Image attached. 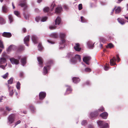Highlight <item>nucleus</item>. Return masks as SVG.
<instances>
[{"label":"nucleus","mask_w":128,"mask_h":128,"mask_svg":"<svg viewBox=\"0 0 128 128\" xmlns=\"http://www.w3.org/2000/svg\"><path fill=\"white\" fill-rule=\"evenodd\" d=\"M80 19L81 22H87V20L83 16L81 17Z\"/></svg>","instance_id":"32"},{"label":"nucleus","mask_w":128,"mask_h":128,"mask_svg":"<svg viewBox=\"0 0 128 128\" xmlns=\"http://www.w3.org/2000/svg\"><path fill=\"white\" fill-rule=\"evenodd\" d=\"M38 61L39 62L40 66L41 67L43 66V61L42 58L40 57H38L37 58Z\"/></svg>","instance_id":"18"},{"label":"nucleus","mask_w":128,"mask_h":128,"mask_svg":"<svg viewBox=\"0 0 128 128\" xmlns=\"http://www.w3.org/2000/svg\"><path fill=\"white\" fill-rule=\"evenodd\" d=\"M116 57L117 59V62H118L120 61V59L118 55L116 56Z\"/></svg>","instance_id":"58"},{"label":"nucleus","mask_w":128,"mask_h":128,"mask_svg":"<svg viewBox=\"0 0 128 128\" xmlns=\"http://www.w3.org/2000/svg\"><path fill=\"white\" fill-rule=\"evenodd\" d=\"M56 6L55 2H53L51 6V10L52 11L53 10L54 8Z\"/></svg>","instance_id":"37"},{"label":"nucleus","mask_w":128,"mask_h":128,"mask_svg":"<svg viewBox=\"0 0 128 128\" xmlns=\"http://www.w3.org/2000/svg\"><path fill=\"white\" fill-rule=\"evenodd\" d=\"M13 78H10L8 80V84H12V83Z\"/></svg>","instance_id":"41"},{"label":"nucleus","mask_w":128,"mask_h":128,"mask_svg":"<svg viewBox=\"0 0 128 128\" xmlns=\"http://www.w3.org/2000/svg\"><path fill=\"white\" fill-rule=\"evenodd\" d=\"M116 8V7H115L114 8V9H113L112 12H111V13H110V14L111 15H112L113 14V12H114V10Z\"/></svg>","instance_id":"57"},{"label":"nucleus","mask_w":128,"mask_h":128,"mask_svg":"<svg viewBox=\"0 0 128 128\" xmlns=\"http://www.w3.org/2000/svg\"><path fill=\"white\" fill-rule=\"evenodd\" d=\"M104 108L103 107H102L99 109L98 111V112H100L104 111Z\"/></svg>","instance_id":"44"},{"label":"nucleus","mask_w":128,"mask_h":128,"mask_svg":"<svg viewBox=\"0 0 128 128\" xmlns=\"http://www.w3.org/2000/svg\"><path fill=\"white\" fill-rule=\"evenodd\" d=\"M8 91L9 92V95L12 96L13 95L14 92L13 87L9 86H8Z\"/></svg>","instance_id":"11"},{"label":"nucleus","mask_w":128,"mask_h":128,"mask_svg":"<svg viewBox=\"0 0 128 128\" xmlns=\"http://www.w3.org/2000/svg\"><path fill=\"white\" fill-rule=\"evenodd\" d=\"M49 9L48 7H45L44 8L43 11L44 12H47L49 11Z\"/></svg>","instance_id":"42"},{"label":"nucleus","mask_w":128,"mask_h":128,"mask_svg":"<svg viewBox=\"0 0 128 128\" xmlns=\"http://www.w3.org/2000/svg\"><path fill=\"white\" fill-rule=\"evenodd\" d=\"M109 68L107 66H104V69L105 70H107L109 69Z\"/></svg>","instance_id":"54"},{"label":"nucleus","mask_w":128,"mask_h":128,"mask_svg":"<svg viewBox=\"0 0 128 128\" xmlns=\"http://www.w3.org/2000/svg\"><path fill=\"white\" fill-rule=\"evenodd\" d=\"M74 54L73 53L69 52L67 53L66 56L67 58H70L71 60L72 58H74Z\"/></svg>","instance_id":"19"},{"label":"nucleus","mask_w":128,"mask_h":128,"mask_svg":"<svg viewBox=\"0 0 128 128\" xmlns=\"http://www.w3.org/2000/svg\"><path fill=\"white\" fill-rule=\"evenodd\" d=\"M61 21L60 18L59 16H58L55 20V25L57 26L59 25L61 22Z\"/></svg>","instance_id":"14"},{"label":"nucleus","mask_w":128,"mask_h":128,"mask_svg":"<svg viewBox=\"0 0 128 128\" xmlns=\"http://www.w3.org/2000/svg\"><path fill=\"white\" fill-rule=\"evenodd\" d=\"M15 114H12L10 115L8 118V123L9 124L12 123L14 120Z\"/></svg>","instance_id":"5"},{"label":"nucleus","mask_w":128,"mask_h":128,"mask_svg":"<svg viewBox=\"0 0 128 128\" xmlns=\"http://www.w3.org/2000/svg\"><path fill=\"white\" fill-rule=\"evenodd\" d=\"M23 75H24V74L23 72H20V76H21V77L22 76H23Z\"/></svg>","instance_id":"60"},{"label":"nucleus","mask_w":128,"mask_h":128,"mask_svg":"<svg viewBox=\"0 0 128 128\" xmlns=\"http://www.w3.org/2000/svg\"><path fill=\"white\" fill-rule=\"evenodd\" d=\"M32 40L34 44H36L37 43L38 38L35 35H32Z\"/></svg>","instance_id":"13"},{"label":"nucleus","mask_w":128,"mask_h":128,"mask_svg":"<svg viewBox=\"0 0 128 128\" xmlns=\"http://www.w3.org/2000/svg\"><path fill=\"white\" fill-rule=\"evenodd\" d=\"M46 93L44 92H41L40 93L39 97L40 100H43L46 97Z\"/></svg>","instance_id":"10"},{"label":"nucleus","mask_w":128,"mask_h":128,"mask_svg":"<svg viewBox=\"0 0 128 128\" xmlns=\"http://www.w3.org/2000/svg\"><path fill=\"white\" fill-rule=\"evenodd\" d=\"M94 44H93L91 41H89L88 42L87 45L90 48H92L94 47Z\"/></svg>","instance_id":"24"},{"label":"nucleus","mask_w":128,"mask_h":128,"mask_svg":"<svg viewBox=\"0 0 128 128\" xmlns=\"http://www.w3.org/2000/svg\"><path fill=\"white\" fill-rule=\"evenodd\" d=\"M86 85H88L90 84V82L89 81H87L86 83Z\"/></svg>","instance_id":"59"},{"label":"nucleus","mask_w":128,"mask_h":128,"mask_svg":"<svg viewBox=\"0 0 128 128\" xmlns=\"http://www.w3.org/2000/svg\"><path fill=\"white\" fill-rule=\"evenodd\" d=\"M50 36L52 37L55 38H57L58 36V34L56 32L53 33L51 34Z\"/></svg>","instance_id":"29"},{"label":"nucleus","mask_w":128,"mask_h":128,"mask_svg":"<svg viewBox=\"0 0 128 128\" xmlns=\"http://www.w3.org/2000/svg\"><path fill=\"white\" fill-rule=\"evenodd\" d=\"M7 63H6L5 66H3L2 65H0V68H1L3 69H4L5 68L6 66H7Z\"/></svg>","instance_id":"51"},{"label":"nucleus","mask_w":128,"mask_h":128,"mask_svg":"<svg viewBox=\"0 0 128 128\" xmlns=\"http://www.w3.org/2000/svg\"><path fill=\"white\" fill-rule=\"evenodd\" d=\"M88 128H93V126L91 124H90L88 126Z\"/></svg>","instance_id":"61"},{"label":"nucleus","mask_w":128,"mask_h":128,"mask_svg":"<svg viewBox=\"0 0 128 128\" xmlns=\"http://www.w3.org/2000/svg\"><path fill=\"white\" fill-rule=\"evenodd\" d=\"M48 18L46 16L43 17L41 18V21L42 22H44L46 21L47 19Z\"/></svg>","instance_id":"35"},{"label":"nucleus","mask_w":128,"mask_h":128,"mask_svg":"<svg viewBox=\"0 0 128 128\" xmlns=\"http://www.w3.org/2000/svg\"><path fill=\"white\" fill-rule=\"evenodd\" d=\"M119 19V18H118V19L117 20H118V22L120 23L122 25H123L125 24V22H124V21L123 20H118Z\"/></svg>","instance_id":"45"},{"label":"nucleus","mask_w":128,"mask_h":128,"mask_svg":"<svg viewBox=\"0 0 128 128\" xmlns=\"http://www.w3.org/2000/svg\"><path fill=\"white\" fill-rule=\"evenodd\" d=\"M20 83L18 82H17L16 86L17 89L19 90L20 88Z\"/></svg>","instance_id":"33"},{"label":"nucleus","mask_w":128,"mask_h":128,"mask_svg":"<svg viewBox=\"0 0 128 128\" xmlns=\"http://www.w3.org/2000/svg\"><path fill=\"white\" fill-rule=\"evenodd\" d=\"M5 108L6 110L8 111H10L12 110V108L11 107H10L8 106H6Z\"/></svg>","instance_id":"40"},{"label":"nucleus","mask_w":128,"mask_h":128,"mask_svg":"<svg viewBox=\"0 0 128 128\" xmlns=\"http://www.w3.org/2000/svg\"><path fill=\"white\" fill-rule=\"evenodd\" d=\"M56 26H57L56 25L54 26H50L49 28L50 30H53L55 29Z\"/></svg>","instance_id":"43"},{"label":"nucleus","mask_w":128,"mask_h":128,"mask_svg":"<svg viewBox=\"0 0 128 128\" xmlns=\"http://www.w3.org/2000/svg\"><path fill=\"white\" fill-rule=\"evenodd\" d=\"M8 18L10 23H11L13 21V19L12 15L11 14H10L8 16Z\"/></svg>","instance_id":"31"},{"label":"nucleus","mask_w":128,"mask_h":128,"mask_svg":"<svg viewBox=\"0 0 128 128\" xmlns=\"http://www.w3.org/2000/svg\"><path fill=\"white\" fill-rule=\"evenodd\" d=\"M82 4H80L78 5V9L79 10H81L82 9Z\"/></svg>","instance_id":"49"},{"label":"nucleus","mask_w":128,"mask_h":128,"mask_svg":"<svg viewBox=\"0 0 128 128\" xmlns=\"http://www.w3.org/2000/svg\"><path fill=\"white\" fill-rule=\"evenodd\" d=\"M100 41L102 42H106L105 40L103 38H101L100 39Z\"/></svg>","instance_id":"55"},{"label":"nucleus","mask_w":128,"mask_h":128,"mask_svg":"<svg viewBox=\"0 0 128 128\" xmlns=\"http://www.w3.org/2000/svg\"><path fill=\"white\" fill-rule=\"evenodd\" d=\"M90 56L84 57L83 58V60L87 64H89V63L88 62L90 59Z\"/></svg>","instance_id":"15"},{"label":"nucleus","mask_w":128,"mask_h":128,"mask_svg":"<svg viewBox=\"0 0 128 128\" xmlns=\"http://www.w3.org/2000/svg\"><path fill=\"white\" fill-rule=\"evenodd\" d=\"M8 75V72H7L2 77L4 78H6Z\"/></svg>","instance_id":"52"},{"label":"nucleus","mask_w":128,"mask_h":128,"mask_svg":"<svg viewBox=\"0 0 128 128\" xmlns=\"http://www.w3.org/2000/svg\"><path fill=\"white\" fill-rule=\"evenodd\" d=\"M38 50L40 51H41L43 49V48L40 43L38 44Z\"/></svg>","instance_id":"36"},{"label":"nucleus","mask_w":128,"mask_h":128,"mask_svg":"<svg viewBox=\"0 0 128 128\" xmlns=\"http://www.w3.org/2000/svg\"><path fill=\"white\" fill-rule=\"evenodd\" d=\"M53 61L52 60H49L48 62L47 65L44 66L43 68L42 73L44 75H45L47 74L48 71L50 69V66L52 64Z\"/></svg>","instance_id":"3"},{"label":"nucleus","mask_w":128,"mask_h":128,"mask_svg":"<svg viewBox=\"0 0 128 128\" xmlns=\"http://www.w3.org/2000/svg\"><path fill=\"white\" fill-rule=\"evenodd\" d=\"M81 124L82 125H85L87 124L86 121V120H83Z\"/></svg>","instance_id":"48"},{"label":"nucleus","mask_w":128,"mask_h":128,"mask_svg":"<svg viewBox=\"0 0 128 128\" xmlns=\"http://www.w3.org/2000/svg\"><path fill=\"white\" fill-rule=\"evenodd\" d=\"M80 62L81 60L80 56L78 54H76L70 60V62L72 63H74L76 62L77 60Z\"/></svg>","instance_id":"6"},{"label":"nucleus","mask_w":128,"mask_h":128,"mask_svg":"<svg viewBox=\"0 0 128 128\" xmlns=\"http://www.w3.org/2000/svg\"><path fill=\"white\" fill-rule=\"evenodd\" d=\"M108 114L106 112H104L102 113L100 115V116L104 119H106L107 118Z\"/></svg>","instance_id":"22"},{"label":"nucleus","mask_w":128,"mask_h":128,"mask_svg":"<svg viewBox=\"0 0 128 128\" xmlns=\"http://www.w3.org/2000/svg\"><path fill=\"white\" fill-rule=\"evenodd\" d=\"M6 58L3 57L0 58V64H3L4 63H6Z\"/></svg>","instance_id":"20"},{"label":"nucleus","mask_w":128,"mask_h":128,"mask_svg":"<svg viewBox=\"0 0 128 128\" xmlns=\"http://www.w3.org/2000/svg\"><path fill=\"white\" fill-rule=\"evenodd\" d=\"M30 40V36L28 35L26 36L24 39V43L26 45L28 46V43Z\"/></svg>","instance_id":"8"},{"label":"nucleus","mask_w":128,"mask_h":128,"mask_svg":"<svg viewBox=\"0 0 128 128\" xmlns=\"http://www.w3.org/2000/svg\"><path fill=\"white\" fill-rule=\"evenodd\" d=\"M74 48L76 51L79 52L81 50V48L80 47V46L78 43L76 44Z\"/></svg>","instance_id":"17"},{"label":"nucleus","mask_w":128,"mask_h":128,"mask_svg":"<svg viewBox=\"0 0 128 128\" xmlns=\"http://www.w3.org/2000/svg\"><path fill=\"white\" fill-rule=\"evenodd\" d=\"M24 18H25L26 19V20H27L28 19V16H26V15H25L24 16Z\"/></svg>","instance_id":"63"},{"label":"nucleus","mask_w":128,"mask_h":128,"mask_svg":"<svg viewBox=\"0 0 128 128\" xmlns=\"http://www.w3.org/2000/svg\"><path fill=\"white\" fill-rule=\"evenodd\" d=\"M2 10L3 12L6 13L8 11V7L6 6H2Z\"/></svg>","instance_id":"23"},{"label":"nucleus","mask_w":128,"mask_h":128,"mask_svg":"<svg viewBox=\"0 0 128 128\" xmlns=\"http://www.w3.org/2000/svg\"><path fill=\"white\" fill-rule=\"evenodd\" d=\"M21 58V62L22 65L24 66V65L26 63V57L25 56L22 57L21 56H18V57L17 60L14 58H12L10 59V60L12 64H18L19 63V60Z\"/></svg>","instance_id":"1"},{"label":"nucleus","mask_w":128,"mask_h":128,"mask_svg":"<svg viewBox=\"0 0 128 128\" xmlns=\"http://www.w3.org/2000/svg\"><path fill=\"white\" fill-rule=\"evenodd\" d=\"M2 36L4 37L9 38L11 36L12 34H11L10 32H4L2 34Z\"/></svg>","instance_id":"21"},{"label":"nucleus","mask_w":128,"mask_h":128,"mask_svg":"<svg viewBox=\"0 0 128 128\" xmlns=\"http://www.w3.org/2000/svg\"><path fill=\"white\" fill-rule=\"evenodd\" d=\"M18 5L21 7H24L23 10H25L28 7L26 0H22L20 2Z\"/></svg>","instance_id":"7"},{"label":"nucleus","mask_w":128,"mask_h":128,"mask_svg":"<svg viewBox=\"0 0 128 128\" xmlns=\"http://www.w3.org/2000/svg\"><path fill=\"white\" fill-rule=\"evenodd\" d=\"M66 36V34L65 33H60V37L62 39L61 41L59 43V48L61 49L65 47L64 43L66 42V40L64 39Z\"/></svg>","instance_id":"2"},{"label":"nucleus","mask_w":128,"mask_h":128,"mask_svg":"<svg viewBox=\"0 0 128 128\" xmlns=\"http://www.w3.org/2000/svg\"><path fill=\"white\" fill-rule=\"evenodd\" d=\"M116 60L115 57H113V58L110 60V63L111 66H113L116 64L114 62Z\"/></svg>","instance_id":"16"},{"label":"nucleus","mask_w":128,"mask_h":128,"mask_svg":"<svg viewBox=\"0 0 128 128\" xmlns=\"http://www.w3.org/2000/svg\"><path fill=\"white\" fill-rule=\"evenodd\" d=\"M114 47V45L113 44L111 43L107 45V48H113Z\"/></svg>","instance_id":"38"},{"label":"nucleus","mask_w":128,"mask_h":128,"mask_svg":"<svg viewBox=\"0 0 128 128\" xmlns=\"http://www.w3.org/2000/svg\"><path fill=\"white\" fill-rule=\"evenodd\" d=\"M30 108L32 113H34L36 112V109L33 106H30Z\"/></svg>","instance_id":"34"},{"label":"nucleus","mask_w":128,"mask_h":128,"mask_svg":"<svg viewBox=\"0 0 128 128\" xmlns=\"http://www.w3.org/2000/svg\"><path fill=\"white\" fill-rule=\"evenodd\" d=\"M5 21L4 19L2 17H0V24H5Z\"/></svg>","instance_id":"30"},{"label":"nucleus","mask_w":128,"mask_h":128,"mask_svg":"<svg viewBox=\"0 0 128 128\" xmlns=\"http://www.w3.org/2000/svg\"><path fill=\"white\" fill-rule=\"evenodd\" d=\"M41 18L40 17H36V22H38L40 20H41Z\"/></svg>","instance_id":"47"},{"label":"nucleus","mask_w":128,"mask_h":128,"mask_svg":"<svg viewBox=\"0 0 128 128\" xmlns=\"http://www.w3.org/2000/svg\"><path fill=\"white\" fill-rule=\"evenodd\" d=\"M26 29L25 28H23L22 29V31L24 32H25L26 31Z\"/></svg>","instance_id":"62"},{"label":"nucleus","mask_w":128,"mask_h":128,"mask_svg":"<svg viewBox=\"0 0 128 128\" xmlns=\"http://www.w3.org/2000/svg\"><path fill=\"white\" fill-rule=\"evenodd\" d=\"M123 0H118L117 1V2L118 3H119Z\"/></svg>","instance_id":"64"},{"label":"nucleus","mask_w":128,"mask_h":128,"mask_svg":"<svg viewBox=\"0 0 128 128\" xmlns=\"http://www.w3.org/2000/svg\"><path fill=\"white\" fill-rule=\"evenodd\" d=\"M68 86V88H67L66 92L65 94H68L71 92L72 91V90L70 86Z\"/></svg>","instance_id":"27"},{"label":"nucleus","mask_w":128,"mask_h":128,"mask_svg":"<svg viewBox=\"0 0 128 128\" xmlns=\"http://www.w3.org/2000/svg\"><path fill=\"white\" fill-rule=\"evenodd\" d=\"M97 124L100 128H106L108 127V124L104 121H99L97 122Z\"/></svg>","instance_id":"4"},{"label":"nucleus","mask_w":128,"mask_h":128,"mask_svg":"<svg viewBox=\"0 0 128 128\" xmlns=\"http://www.w3.org/2000/svg\"><path fill=\"white\" fill-rule=\"evenodd\" d=\"M84 71L86 72H90L91 71V69L89 68H86L84 69Z\"/></svg>","instance_id":"39"},{"label":"nucleus","mask_w":128,"mask_h":128,"mask_svg":"<svg viewBox=\"0 0 128 128\" xmlns=\"http://www.w3.org/2000/svg\"><path fill=\"white\" fill-rule=\"evenodd\" d=\"M115 13L116 14H119L121 11V8L120 7H118L117 8H115Z\"/></svg>","instance_id":"28"},{"label":"nucleus","mask_w":128,"mask_h":128,"mask_svg":"<svg viewBox=\"0 0 128 128\" xmlns=\"http://www.w3.org/2000/svg\"><path fill=\"white\" fill-rule=\"evenodd\" d=\"M21 122V121L20 120H19L15 124V125L14 126V127H15L18 124H20Z\"/></svg>","instance_id":"53"},{"label":"nucleus","mask_w":128,"mask_h":128,"mask_svg":"<svg viewBox=\"0 0 128 128\" xmlns=\"http://www.w3.org/2000/svg\"><path fill=\"white\" fill-rule=\"evenodd\" d=\"M0 48H4L3 42L0 40Z\"/></svg>","instance_id":"46"},{"label":"nucleus","mask_w":128,"mask_h":128,"mask_svg":"<svg viewBox=\"0 0 128 128\" xmlns=\"http://www.w3.org/2000/svg\"><path fill=\"white\" fill-rule=\"evenodd\" d=\"M14 13L16 15L18 16V15L20 14V13L18 12V11H15L14 12Z\"/></svg>","instance_id":"50"},{"label":"nucleus","mask_w":128,"mask_h":128,"mask_svg":"<svg viewBox=\"0 0 128 128\" xmlns=\"http://www.w3.org/2000/svg\"><path fill=\"white\" fill-rule=\"evenodd\" d=\"M73 82L74 83H78L80 80L78 78L74 77L72 79Z\"/></svg>","instance_id":"26"},{"label":"nucleus","mask_w":128,"mask_h":128,"mask_svg":"<svg viewBox=\"0 0 128 128\" xmlns=\"http://www.w3.org/2000/svg\"><path fill=\"white\" fill-rule=\"evenodd\" d=\"M16 46L14 45H11L8 48V49H7V51L8 53L9 52L12 50H14V48H15Z\"/></svg>","instance_id":"25"},{"label":"nucleus","mask_w":128,"mask_h":128,"mask_svg":"<svg viewBox=\"0 0 128 128\" xmlns=\"http://www.w3.org/2000/svg\"><path fill=\"white\" fill-rule=\"evenodd\" d=\"M48 42L49 43H50L52 44H53L55 43L54 42L51 41H50L49 40H48Z\"/></svg>","instance_id":"56"},{"label":"nucleus","mask_w":128,"mask_h":128,"mask_svg":"<svg viewBox=\"0 0 128 128\" xmlns=\"http://www.w3.org/2000/svg\"><path fill=\"white\" fill-rule=\"evenodd\" d=\"M99 114L98 111L96 110L90 114V116L91 118L93 119L95 117L97 116Z\"/></svg>","instance_id":"9"},{"label":"nucleus","mask_w":128,"mask_h":128,"mask_svg":"<svg viewBox=\"0 0 128 128\" xmlns=\"http://www.w3.org/2000/svg\"><path fill=\"white\" fill-rule=\"evenodd\" d=\"M62 11V8L60 6H58L56 8L55 12L58 14L60 13Z\"/></svg>","instance_id":"12"}]
</instances>
